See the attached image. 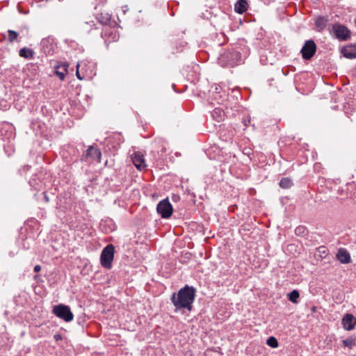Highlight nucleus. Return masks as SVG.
<instances>
[{
  "label": "nucleus",
  "instance_id": "f257e3e1",
  "mask_svg": "<svg viewBox=\"0 0 356 356\" xmlns=\"http://www.w3.org/2000/svg\"><path fill=\"white\" fill-rule=\"evenodd\" d=\"M195 298V289L193 286L186 285L179 289L177 293H174L170 300L175 307V312L181 309H187L191 312Z\"/></svg>",
  "mask_w": 356,
  "mask_h": 356
},
{
  "label": "nucleus",
  "instance_id": "f03ea898",
  "mask_svg": "<svg viewBox=\"0 0 356 356\" xmlns=\"http://www.w3.org/2000/svg\"><path fill=\"white\" fill-rule=\"evenodd\" d=\"M241 53L235 49H228L221 53L218 58L222 67H234L240 63Z\"/></svg>",
  "mask_w": 356,
  "mask_h": 356
},
{
  "label": "nucleus",
  "instance_id": "7ed1b4c3",
  "mask_svg": "<svg viewBox=\"0 0 356 356\" xmlns=\"http://www.w3.org/2000/svg\"><path fill=\"white\" fill-rule=\"evenodd\" d=\"M76 75L79 80L92 79L96 75L95 63L88 60H83L78 63Z\"/></svg>",
  "mask_w": 356,
  "mask_h": 356
},
{
  "label": "nucleus",
  "instance_id": "20e7f679",
  "mask_svg": "<svg viewBox=\"0 0 356 356\" xmlns=\"http://www.w3.org/2000/svg\"><path fill=\"white\" fill-rule=\"evenodd\" d=\"M115 248L113 245L109 244L106 245L102 250L100 256L101 265L106 268L111 269L112 267V261L114 257Z\"/></svg>",
  "mask_w": 356,
  "mask_h": 356
},
{
  "label": "nucleus",
  "instance_id": "39448f33",
  "mask_svg": "<svg viewBox=\"0 0 356 356\" xmlns=\"http://www.w3.org/2000/svg\"><path fill=\"white\" fill-rule=\"evenodd\" d=\"M102 37L110 41H116L119 39L120 35L117 29L120 27L118 24L111 26V24H103Z\"/></svg>",
  "mask_w": 356,
  "mask_h": 356
},
{
  "label": "nucleus",
  "instance_id": "423d86ee",
  "mask_svg": "<svg viewBox=\"0 0 356 356\" xmlns=\"http://www.w3.org/2000/svg\"><path fill=\"white\" fill-rule=\"evenodd\" d=\"M53 313L57 317L64 320L66 322L72 321L74 318V315L71 312L70 307L62 304L56 305L53 309Z\"/></svg>",
  "mask_w": 356,
  "mask_h": 356
},
{
  "label": "nucleus",
  "instance_id": "0eeeda50",
  "mask_svg": "<svg viewBox=\"0 0 356 356\" xmlns=\"http://www.w3.org/2000/svg\"><path fill=\"white\" fill-rule=\"evenodd\" d=\"M332 32L336 38L341 41H346L350 38V31L341 24H334Z\"/></svg>",
  "mask_w": 356,
  "mask_h": 356
},
{
  "label": "nucleus",
  "instance_id": "6e6552de",
  "mask_svg": "<svg viewBox=\"0 0 356 356\" xmlns=\"http://www.w3.org/2000/svg\"><path fill=\"white\" fill-rule=\"evenodd\" d=\"M156 211L163 218H168L171 216L173 209L168 199L166 198L159 202Z\"/></svg>",
  "mask_w": 356,
  "mask_h": 356
},
{
  "label": "nucleus",
  "instance_id": "1a4fd4ad",
  "mask_svg": "<svg viewBox=\"0 0 356 356\" xmlns=\"http://www.w3.org/2000/svg\"><path fill=\"white\" fill-rule=\"evenodd\" d=\"M316 51V45L313 40H307L305 42L300 52H301L302 56L304 59L309 60L315 54Z\"/></svg>",
  "mask_w": 356,
  "mask_h": 356
},
{
  "label": "nucleus",
  "instance_id": "9d476101",
  "mask_svg": "<svg viewBox=\"0 0 356 356\" xmlns=\"http://www.w3.org/2000/svg\"><path fill=\"white\" fill-rule=\"evenodd\" d=\"M131 159L134 165L137 169L142 170L145 168L146 164L144 156L140 152H135L133 154Z\"/></svg>",
  "mask_w": 356,
  "mask_h": 356
},
{
  "label": "nucleus",
  "instance_id": "9b49d317",
  "mask_svg": "<svg viewBox=\"0 0 356 356\" xmlns=\"http://www.w3.org/2000/svg\"><path fill=\"white\" fill-rule=\"evenodd\" d=\"M342 324L345 330H351L354 328L355 325L356 324V318L353 314H346L343 317Z\"/></svg>",
  "mask_w": 356,
  "mask_h": 356
},
{
  "label": "nucleus",
  "instance_id": "f8f14e48",
  "mask_svg": "<svg viewBox=\"0 0 356 356\" xmlns=\"http://www.w3.org/2000/svg\"><path fill=\"white\" fill-rule=\"evenodd\" d=\"M41 49L45 54H51L54 51V44L52 39L44 38L41 41Z\"/></svg>",
  "mask_w": 356,
  "mask_h": 356
},
{
  "label": "nucleus",
  "instance_id": "ddd939ff",
  "mask_svg": "<svg viewBox=\"0 0 356 356\" xmlns=\"http://www.w3.org/2000/svg\"><path fill=\"white\" fill-rule=\"evenodd\" d=\"M101 156L102 153L99 149L94 148L92 146H89L84 156L86 158H91L94 160L96 159L100 162Z\"/></svg>",
  "mask_w": 356,
  "mask_h": 356
},
{
  "label": "nucleus",
  "instance_id": "4468645a",
  "mask_svg": "<svg viewBox=\"0 0 356 356\" xmlns=\"http://www.w3.org/2000/svg\"><path fill=\"white\" fill-rule=\"evenodd\" d=\"M337 258L342 264H348L351 260L349 252L344 248L338 250Z\"/></svg>",
  "mask_w": 356,
  "mask_h": 356
},
{
  "label": "nucleus",
  "instance_id": "2eb2a0df",
  "mask_svg": "<svg viewBox=\"0 0 356 356\" xmlns=\"http://www.w3.org/2000/svg\"><path fill=\"white\" fill-rule=\"evenodd\" d=\"M341 53L343 54V56L349 58L353 59L356 58V46L355 45H348L346 47H344L342 50Z\"/></svg>",
  "mask_w": 356,
  "mask_h": 356
},
{
  "label": "nucleus",
  "instance_id": "dca6fc26",
  "mask_svg": "<svg viewBox=\"0 0 356 356\" xmlns=\"http://www.w3.org/2000/svg\"><path fill=\"white\" fill-rule=\"evenodd\" d=\"M248 0H237L234 5V10L239 14L245 13L248 8Z\"/></svg>",
  "mask_w": 356,
  "mask_h": 356
},
{
  "label": "nucleus",
  "instance_id": "f3484780",
  "mask_svg": "<svg viewBox=\"0 0 356 356\" xmlns=\"http://www.w3.org/2000/svg\"><path fill=\"white\" fill-rule=\"evenodd\" d=\"M211 116L213 120L220 122L225 120V113L221 108H215L211 112Z\"/></svg>",
  "mask_w": 356,
  "mask_h": 356
},
{
  "label": "nucleus",
  "instance_id": "a211bd4d",
  "mask_svg": "<svg viewBox=\"0 0 356 356\" xmlns=\"http://www.w3.org/2000/svg\"><path fill=\"white\" fill-rule=\"evenodd\" d=\"M97 19L98 22H111L112 15L107 12H101L97 13Z\"/></svg>",
  "mask_w": 356,
  "mask_h": 356
},
{
  "label": "nucleus",
  "instance_id": "6ab92c4d",
  "mask_svg": "<svg viewBox=\"0 0 356 356\" xmlns=\"http://www.w3.org/2000/svg\"><path fill=\"white\" fill-rule=\"evenodd\" d=\"M19 54L21 57H23L26 59H31L33 58L34 51L27 47H23L19 51Z\"/></svg>",
  "mask_w": 356,
  "mask_h": 356
},
{
  "label": "nucleus",
  "instance_id": "aec40b11",
  "mask_svg": "<svg viewBox=\"0 0 356 356\" xmlns=\"http://www.w3.org/2000/svg\"><path fill=\"white\" fill-rule=\"evenodd\" d=\"M280 186L282 188H289L292 186L293 182L290 178L283 177L280 181Z\"/></svg>",
  "mask_w": 356,
  "mask_h": 356
},
{
  "label": "nucleus",
  "instance_id": "412c9836",
  "mask_svg": "<svg viewBox=\"0 0 356 356\" xmlns=\"http://www.w3.org/2000/svg\"><path fill=\"white\" fill-rule=\"evenodd\" d=\"M289 300L293 303H297L298 300L300 297V294L298 290H293L291 292L288 293Z\"/></svg>",
  "mask_w": 356,
  "mask_h": 356
},
{
  "label": "nucleus",
  "instance_id": "4be33fe9",
  "mask_svg": "<svg viewBox=\"0 0 356 356\" xmlns=\"http://www.w3.org/2000/svg\"><path fill=\"white\" fill-rule=\"evenodd\" d=\"M343 344L346 347L352 348L355 345V340L353 337H349L343 340Z\"/></svg>",
  "mask_w": 356,
  "mask_h": 356
},
{
  "label": "nucleus",
  "instance_id": "5701e85b",
  "mask_svg": "<svg viewBox=\"0 0 356 356\" xmlns=\"http://www.w3.org/2000/svg\"><path fill=\"white\" fill-rule=\"evenodd\" d=\"M29 184L36 191H39L41 188L40 183L38 182L35 177H33L29 180Z\"/></svg>",
  "mask_w": 356,
  "mask_h": 356
},
{
  "label": "nucleus",
  "instance_id": "b1692460",
  "mask_svg": "<svg viewBox=\"0 0 356 356\" xmlns=\"http://www.w3.org/2000/svg\"><path fill=\"white\" fill-rule=\"evenodd\" d=\"M295 233L298 236H305L307 233V229L304 226H298L296 228Z\"/></svg>",
  "mask_w": 356,
  "mask_h": 356
},
{
  "label": "nucleus",
  "instance_id": "393cba45",
  "mask_svg": "<svg viewBox=\"0 0 356 356\" xmlns=\"http://www.w3.org/2000/svg\"><path fill=\"white\" fill-rule=\"evenodd\" d=\"M267 345L272 348H277L278 347V341L274 337H270L266 341Z\"/></svg>",
  "mask_w": 356,
  "mask_h": 356
},
{
  "label": "nucleus",
  "instance_id": "a878e982",
  "mask_svg": "<svg viewBox=\"0 0 356 356\" xmlns=\"http://www.w3.org/2000/svg\"><path fill=\"white\" fill-rule=\"evenodd\" d=\"M8 39L10 42H13L17 38V36H18V33L16 31H13V30H8Z\"/></svg>",
  "mask_w": 356,
  "mask_h": 356
},
{
  "label": "nucleus",
  "instance_id": "bb28decb",
  "mask_svg": "<svg viewBox=\"0 0 356 356\" xmlns=\"http://www.w3.org/2000/svg\"><path fill=\"white\" fill-rule=\"evenodd\" d=\"M318 252L322 257H325L327 255V250L325 246H321L318 248Z\"/></svg>",
  "mask_w": 356,
  "mask_h": 356
},
{
  "label": "nucleus",
  "instance_id": "cd10ccee",
  "mask_svg": "<svg viewBox=\"0 0 356 356\" xmlns=\"http://www.w3.org/2000/svg\"><path fill=\"white\" fill-rule=\"evenodd\" d=\"M66 72H67V68L66 67L64 68V72L56 71V75L58 76H59V78L61 80H64L65 79Z\"/></svg>",
  "mask_w": 356,
  "mask_h": 356
},
{
  "label": "nucleus",
  "instance_id": "c85d7f7f",
  "mask_svg": "<svg viewBox=\"0 0 356 356\" xmlns=\"http://www.w3.org/2000/svg\"><path fill=\"white\" fill-rule=\"evenodd\" d=\"M129 10V8L127 6H124L120 9V13H122L123 15H125L126 13Z\"/></svg>",
  "mask_w": 356,
  "mask_h": 356
},
{
  "label": "nucleus",
  "instance_id": "c756f323",
  "mask_svg": "<svg viewBox=\"0 0 356 356\" xmlns=\"http://www.w3.org/2000/svg\"><path fill=\"white\" fill-rule=\"evenodd\" d=\"M33 270H34V272L38 273V272H39L41 270V266L40 265H36L34 267Z\"/></svg>",
  "mask_w": 356,
  "mask_h": 356
},
{
  "label": "nucleus",
  "instance_id": "7c9ffc66",
  "mask_svg": "<svg viewBox=\"0 0 356 356\" xmlns=\"http://www.w3.org/2000/svg\"><path fill=\"white\" fill-rule=\"evenodd\" d=\"M54 338L56 341H59V340H61L62 339V337L60 334H55L54 336Z\"/></svg>",
  "mask_w": 356,
  "mask_h": 356
},
{
  "label": "nucleus",
  "instance_id": "2f4dec72",
  "mask_svg": "<svg viewBox=\"0 0 356 356\" xmlns=\"http://www.w3.org/2000/svg\"><path fill=\"white\" fill-rule=\"evenodd\" d=\"M30 168H31V166H30V165H24V166L23 167V170H24V171H28V170H29V169H30Z\"/></svg>",
  "mask_w": 356,
  "mask_h": 356
},
{
  "label": "nucleus",
  "instance_id": "473e14b6",
  "mask_svg": "<svg viewBox=\"0 0 356 356\" xmlns=\"http://www.w3.org/2000/svg\"><path fill=\"white\" fill-rule=\"evenodd\" d=\"M323 18L321 17H319L318 19H316V23L323 22Z\"/></svg>",
  "mask_w": 356,
  "mask_h": 356
},
{
  "label": "nucleus",
  "instance_id": "72a5a7b5",
  "mask_svg": "<svg viewBox=\"0 0 356 356\" xmlns=\"http://www.w3.org/2000/svg\"><path fill=\"white\" fill-rule=\"evenodd\" d=\"M318 25L319 27H322V25H323L324 24H321V23H319V24H317Z\"/></svg>",
  "mask_w": 356,
  "mask_h": 356
},
{
  "label": "nucleus",
  "instance_id": "f704fd0d",
  "mask_svg": "<svg viewBox=\"0 0 356 356\" xmlns=\"http://www.w3.org/2000/svg\"><path fill=\"white\" fill-rule=\"evenodd\" d=\"M44 198H45V200H46V201H47V202H48V201H49V199H48V197H47V195H44Z\"/></svg>",
  "mask_w": 356,
  "mask_h": 356
},
{
  "label": "nucleus",
  "instance_id": "c9c22d12",
  "mask_svg": "<svg viewBox=\"0 0 356 356\" xmlns=\"http://www.w3.org/2000/svg\"><path fill=\"white\" fill-rule=\"evenodd\" d=\"M118 21L120 22L121 19L119 17V13H118Z\"/></svg>",
  "mask_w": 356,
  "mask_h": 356
},
{
  "label": "nucleus",
  "instance_id": "e433bc0d",
  "mask_svg": "<svg viewBox=\"0 0 356 356\" xmlns=\"http://www.w3.org/2000/svg\"><path fill=\"white\" fill-rule=\"evenodd\" d=\"M355 22H356V19H355Z\"/></svg>",
  "mask_w": 356,
  "mask_h": 356
}]
</instances>
